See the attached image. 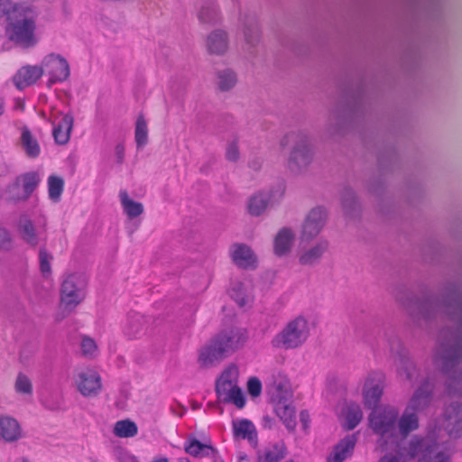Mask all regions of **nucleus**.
<instances>
[{
    "instance_id": "nucleus-50",
    "label": "nucleus",
    "mask_w": 462,
    "mask_h": 462,
    "mask_svg": "<svg viewBox=\"0 0 462 462\" xmlns=\"http://www.w3.org/2000/svg\"><path fill=\"white\" fill-rule=\"evenodd\" d=\"M240 157V152L238 149V144L236 141L232 142L227 145L226 152V158L229 162H236L238 161Z\"/></svg>"
},
{
    "instance_id": "nucleus-25",
    "label": "nucleus",
    "mask_w": 462,
    "mask_h": 462,
    "mask_svg": "<svg viewBox=\"0 0 462 462\" xmlns=\"http://www.w3.org/2000/svg\"><path fill=\"white\" fill-rule=\"evenodd\" d=\"M146 324L144 316L137 312H131L124 326V334L129 339L137 338L145 333Z\"/></svg>"
},
{
    "instance_id": "nucleus-6",
    "label": "nucleus",
    "mask_w": 462,
    "mask_h": 462,
    "mask_svg": "<svg viewBox=\"0 0 462 462\" xmlns=\"http://www.w3.org/2000/svg\"><path fill=\"white\" fill-rule=\"evenodd\" d=\"M293 144L288 165L291 171H300L307 168L312 162L313 151L309 135L303 131L291 132L282 140L281 145L285 147Z\"/></svg>"
},
{
    "instance_id": "nucleus-10",
    "label": "nucleus",
    "mask_w": 462,
    "mask_h": 462,
    "mask_svg": "<svg viewBox=\"0 0 462 462\" xmlns=\"http://www.w3.org/2000/svg\"><path fill=\"white\" fill-rule=\"evenodd\" d=\"M285 191V186L278 183L268 191H261L253 195L248 201V212L250 215L261 216L266 208L281 200Z\"/></svg>"
},
{
    "instance_id": "nucleus-2",
    "label": "nucleus",
    "mask_w": 462,
    "mask_h": 462,
    "mask_svg": "<svg viewBox=\"0 0 462 462\" xmlns=\"http://www.w3.org/2000/svg\"><path fill=\"white\" fill-rule=\"evenodd\" d=\"M397 345L398 349L396 350V356L398 375L411 384L420 382V385L414 392L408 405L406 406L407 409L417 413L422 411L430 405L432 399L434 382L430 376L421 378L416 365L411 359L408 351L399 341H397Z\"/></svg>"
},
{
    "instance_id": "nucleus-38",
    "label": "nucleus",
    "mask_w": 462,
    "mask_h": 462,
    "mask_svg": "<svg viewBox=\"0 0 462 462\" xmlns=\"http://www.w3.org/2000/svg\"><path fill=\"white\" fill-rule=\"evenodd\" d=\"M237 82L236 74L230 69L218 70L216 77V84L221 91L232 89Z\"/></svg>"
},
{
    "instance_id": "nucleus-4",
    "label": "nucleus",
    "mask_w": 462,
    "mask_h": 462,
    "mask_svg": "<svg viewBox=\"0 0 462 462\" xmlns=\"http://www.w3.org/2000/svg\"><path fill=\"white\" fill-rule=\"evenodd\" d=\"M37 15L36 10L32 5L17 6L6 28L9 39L23 48L33 47L37 43L35 36Z\"/></svg>"
},
{
    "instance_id": "nucleus-56",
    "label": "nucleus",
    "mask_w": 462,
    "mask_h": 462,
    "mask_svg": "<svg viewBox=\"0 0 462 462\" xmlns=\"http://www.w3.org/2000/svg\"><path fill=\"white\" fill-rule=\"evenodd\" d=\"M122 462H138L136 458L129 454H125L122 457Z\"/></svg>"
},
{
    "instance_id": "nucleus-55",
    "label": "nucleus",
    "mask_w": 462,
    "mask_h": 462,
    "mask_svg": "<svg viewBox=\"0 0 462 462\" xmlns=\"http://www.w3.org/2000/svg\"><path fill=\"white\" fill-rule=\"evenodd\" d=\"M379 462H401V461L395 456H393L392 454H386L380 458Z\"/></svg>"
},
{
    "instance_id": "nucleus-17",
    "label": "nucleus",
    "mask_w": 462,
    "mask_h": 462,
    "mask_svg": "<svg viewBox=\"0 0 462 462\" xmlns=\"http://www.w3.org/2000/svg\"><path fill=\"white\" fill-rule=\"evenodd\" d=\"M274 386L278 391L277 398L279 399V403L276 407L277 415L282 420L287 430L292 431L296 427L295 410L291 405L282 402V400H285L290 394L288 391L289 385L287 383H280L279 384L275 383Z\"/></svg>"
},
{
    "instance_id": "nucleus-36",
    "label": "nucleus",
    "mask_w": 462,
    "mask_h": 462,
    "mask_svg": "<svg viewBox=\"0 0 462 462\" xmlns=\"http://www.w3.org/2000/svg\"><path fill=\"white\" fill-rule=\"evenodd\" d=\"M119 197L124 212L129 218L133 219L143 213V204L131 199L125 190H121Z\"/></svg>"
},
{
    "instance_id": "nucleus-40",
    "label": "nucleus",
    "mask_w": 462,
    "mask_h": 462,
    "mask_svg": "<svg viewBox=\"0 0 462 462\" xmlns=\"http://www.w3.org/2000/svg\"><path fill=\"white\" fill-rule=\"evenodd\" d=\"M137 432V425L130 420H118L114 427V434L119 438H131Z\"/></svg>"
},
{
    "instance_id": "nucleus-15",
    "label": "nucleus",
    "mask_w": 462,
    "mask_h": 462,
    "mask_svg": "<svg viewBox=\"0 0 462 462\" xmlns=\"http://www.w3.org/2000/svg\"><path fill=\"white\" fill-rule=\"evenodd\" d=\"M443 430L452 439L462 437V403L452 402L444 409Z\"/></svg>"
},
{
    "instance_id": "nucleus-12",
    "label": "nucleus",
    "mask_w": 462,
    "mask_h": 462,
    "mask_svg": "<svg viewBox=\"0 0 462 462\" xmlns=\"http://www.w3.org/2000/svg\"><path fill=\"white\" fill-rule=\"evenodd\" d=\"M327 219V211L323 207L312 208L306 216L301 226L300 244L314 239L322 230Z\"/></svg>"
},
{
    "instance_id": "nucleus-14",
    "label": "nucleus",
    "mask_w": 462,
    "mask_h": 462,
    "mask_svg": "<svg viewBox=\"0 0 462 462\" xmlns=\"http://www.w3.org/2000/svg\"><path fill=\"white\" fill-rule=\"evenodd\" d=\"M40 182V177L35 171H29L18 176L7 188L14 200H26L34 191Z\"/></svg>"
},
{
    "instance_id": "nucleus-29",
    "label": "nucleus",
    "mask_w": 462,
    "mask_h": 462,
    "mask_svg": "<svg viewBox=\"0 0 462 462\" xmlns=\"http://www.w3.org/2000/svg\"><path fill=\"white\" fill-rule=\"evenodd\" d=\"M184 449L189 455L201 457H215L217 450L208 444H204L197 439H190L185 443Z\"/></svg>"
},
{
    "instance_id": "nucleus-16",
    "label": "nucleus",
    "mask_w": 462,
    "mask_h": 462,
    "mask_svg": "<svg viewBox=\"0 0 462 462\" xmlns=\"http://www.w3.org/2000/svg\"><path fill=\"white\" fill-rule=\"evenodd\" d=\"M75 383L78 391L84 397H96L102 389L100 375L90 369L78 373L75 376Z\"/></svg>"
},
{
    "instance_id": "nucleus-53",
    "label": "nucleus",
    "mask_w": 462,
    "mask_h": 462,
    "mask_svg": "<svg viewBox=\"0 0 462 462\" xmlns=\"http://www.w3.org/2000/svg\"><path fill=\"white\" fill-rule=\"evenodd\" d=\"M116 162L122 164L125 159V146L122 143H118L115 149Z\"/></svg>"
},
{
    "instance_id": "nucleus-59",
    "label": "nucleus",
    "mask_w": 462,
    "mask_h": 462,
    "mask_svg": "<svg viewBox=\"0 0 462 462\" xmlns=\"http://www.w3.org/2000/svg\"><path fill=\"white\" fill-rule=\"evenodd\" d=\"M250 167L258 170L260 168V163L258 162H250Z\"/></svg>"
},
{
    "instance_id": "nucleus-52",
    "label": "nucleus",
    "mask_w": 462,
    "mask_h": 462,
    "mask_svg": "<svg viewBox=\"0 0 462 462\" xmlns=\"http://www.w3.org/2000/svg\"><path fill=\"white\" fill-rule=\"evenodd\" d=\"M335 120L337 124V128L335 129V133L338 132L341 128V125L345 122V114L341 116L339 112L335 111L331 115L330 121Z\"/></svg>"
},
{
    "instance_id": "nucleus-42",
    "label": "nucleus",
    "mask_w": 462,
    "mask_h": 462,
    "mask_svg": "<svg viewBox=\"0 0 462 462\" xmlns=\"http://www.w3.org/2000/svg\"><path fill=\"white\" fill-rule=\"evenodd\" d=\"M53 256L45 248L39 251L40 271L44 278H49L51 274V261Z\"/></svg>"
},
{
    "instance_id": "nucleus-27",
    "label": "nucleus",
    "mask_w": 462,
    "mask_h": 462,
    "mask_svg": "<svg viewBox=\"0 0 462 462\" xmlns=\"http://www.w3.org/2000/svg\"><path fill=\"white\" fill-rule=\"evenodd\" d=\"M73 123L74 118L72 115L66 114L62 116L61 120L54 126L52 131L56 143L63 145L69 141Z\"/></svg>"
},
{
    "instance_id": "nucleus-63",
    "label": "nucleus",
    "mask_w": 462,
    "mask_h": 462,
    "mask_svg": "<svg viewBox=\"0 0 462 462\" xmlns=\"http://www.w3.org/2000/svg\"><path fill=\"white\" fill-rule=\"evenodd\" d=\"M179 462H189V461L188 458L184 457V458L179 459Z\"/></svg>"
},
{
    "instance_id": "nucleus-33",
    "label": "nucleus",
    "mask_w": 462,
    "mask_h": 462,
    "mask_svg": "<svg viewBox=\"0 0 462 462\" xmlns=\"http://www.w3.org/2000/svg\"><path fill=\"white\" fill-rule=\"evenodd\" d=\"M233 430L235 437L247 439L249 442L256 441L255 427L249 420L233 421Z\"/></svg>"
},
{
    "instance_id": "nucleus-28",
    "label": "nucleus",
    "mask_w": 462,
    "mask_h": 462,
    "mask_svg": "<svg viewBox=\"0 0 462 462\" xmlns=\"http://www.w3.org/2000/svg\"><path fill=\"white\" fill-rule=\"evenodd\" d=\"M233 262L240 268L246 269L254 265L255 256L245 245H236L231 252Z\"/></svg>"
},
{
    "instance_id": "nucleus-5",
    "label": "nucleus",
    "mask_w": 462,
    "mask_h": 462,
    "mask_svg": "<svg viewBox=\"0 0 462 462\" xmlns=\"http://www.w3.org/2000/svg\"><path fill=\"white\" fill-rule=\"evenodd\" d=\"M310 336V326L303 316L290 320L271 340L275 349L291 350L300 347Z\"/></svg>"
},
{
    "instance_id": "nucleus-31",
    "label": "nucleus",
    "mask_w": 462,
    "mask_h": 462,
    "mask_svg": "<svg viewBox=\"0 0 462 462\" xmlns=\"http://www.w3.org/2000/svg\"><path fill=\"white\" fill-rule=\"evenodd\" d=\"M399 432L402 438H406L411 432L419 428L417 413L405 408L402 416L397 420Z\"/></svg>"
},
{
    "instance_id": "nucleus-21",
    "label": "nucleus",
    "mask_w": 462,
    "mask_h": 462,
    "mask_svg": "<svg viewBox=\"0 0 462 462\" xmlns=\"http://www.w3.org/2000/svg\"><path fill=\"white\" fill-rule=\"evenodd\" d=\"M328 248V242L319 240L308 248H300L299 253V263L304 266H313L319 263Z\"/></svg>"
},
{
    "instance_id": "nucleus-48",
    "label": "nucleus",
    "mask_w": 462,
    "mask_h": 462,
    "mask_svg": "<svg viewBox=\"0 0 462 462\" xmlns=\"http://www.w3.org/2000/svg\"><path fill=\"white\" fill-rule=\"evenodd\" d=\"M423 462H451V456L447 451L438 448L433 455H430Z\"/></svg>"
},
{
    "instance_id": "nucleus-51",
    "label": "nucleus",
    "mask_w": 462,
    "mask_h": 462,
    "mask_svg": "<svg viewBox=\"0 0 462 462\" xmlns=\"http://www.w3.org/2000/svg\"><path fill=\"white\" fill-rule=\"evenodd\" d=\"M0 248L9 250L12 248V238L9 232L0 227Z\"/></svg>"
},
{
    "instance_id": "nucleus-7",
    "label": "nucleus",
    "mask_w": 462,
    "mask_h": 462,
    "mask_svg": "<svg viewBox=\"0 0 462 462\" xmlns=\"http://www.w3.org/2000/svg\"><path fill=\"white\" fill-rule=\"evenodd\" d=\"M216 393L219 402L232 403L238 409L245 405V397L237 383V369L230 366L225 369L216 381Z\"/></svg>"
},
{
    "instance_id": "nucleus-45",
    "label": "nucleus",
    "mask_w": 462,
    "mask_h": 462,
    "mask_svg": "<svg viewBox=\"0 0 462 462\" xmlns=\"http://www.w3.org/2000/svg\"><path fill=\"white\" fill-rule=\"evenodd\" d=\"M230 296L240 306L244 307L248 303L249 298L245 294L244 286L241 283L235 284L230 290Z\"/></svg>"
},
{
    "instance_id": "nucleus-35",
    "label": "nucleus",
    "mask_w": 462,
    "mask_h": 462,
    "mask_svg": "<svg viewBox=\"0 0 462 462\" xmlns=\"http://www.w3.org/2000/svg\"><path fill=\"white\" fill-rule=\"evenodd\" d=\"M283 443H276L258 454V462H280L286 454Z\"/></svg>"
},
{
    "instance_id": "nucleus-22",
    "label": "nucleus",
    "mask_w": 462,
    "mask_h": 462,
    "mask_svg": "<svg viewBox=\"0 0 462 462\" xmlns=\"http://www.w3.org/2000/svg\"><path fill=\"white\" fill-rule=\"evenodd\" d=\"M295 234L291 227H282L273 239V253L278 257L287 255L292 248Z\"/></svg>"
},
{
    "instance_id": "nucleus-62",
    "label": "nucleus",
    "mask_w": 462,
    "mask_h": 462,
    "mask_svg": "<svg viewBox=\"0 0 462 462\" xmlns=\"http://www.w3.org/2000/svg\"><path fill=\"white\" fill-rule=\"evenodd\" d=\"M15 462H29V461L26 458L22 457V458L17 459Z\"/></svg>"
},
{
    "instance_id": "nucleus-57",
    "label": "nucleus",
    "mask_w": 462,
    "mask_h": 462,
    "mask_svg": "<svg viewBox=\"0 0 462 462\" xmlns=\"http://www.w3.org/2000/svg\"><path fill=\"white\" fill-rule=\"evenodd\" d=\"M5 111V101L3 97L0 96V116L4 114Z\"/></svg>"
},
{
    "instance_id": "nucleus-8",
    "label": "nucleus",
    "mask_w": 462,
    "mask_h": 462,
    "mask_svg": "<svg viewBox=\"0 0 462 462\" xmlns=\"http://www.w3.org/2000/svg\"><path fill=\"white\" fill-rule=\"evenodd\" d=\"M399 411L390 405L374 408L369 415V426L387 443L395 435Z\"/></svg>"
},
{
    "instance_id": "nucleus-9",
    "label": "nucleus",
    "mask_w": 462,
    "mask_h": 462,
    "mask_svg": "<svg viewBox=\"0 0 462 462\" xmlns=\"http://www.w3.org/2000/svg\"><path fill=\"white\" fill-rule=\"evenodd\" d=\"M88 278L84 273L69 274L60 288V300L64 309L72 311L86 298Z\"/></svg>"
},
{
    "instance_id": "nucleus-13",
    "label": "nucleus",
    "mask_w": 462,
    "mask_h": 462,
    "mask_svg": "<svg viewBox=\"0 0 462 462\" xmlns=\"http://www.w3.org/2000/svg\"><path fill=\"white\" fill-rule=\"evenodd\" d=\"M43 72L49 76L50 84L65 81L70 74L69 62L60 54L51 53L44 57L42 61Z\"/></svg>"
},
{
    "instance_id": "nucleus-26",
    "label": "nucleus",
    "mask_w": 462,
    "mask_h": 462,
    "mask_svg": "<svg viewBox=\"0 0 462 462\" xmlns=\"http://www.w3.org/2000/svg\"><path fill=\"white\" fill-rule=\"evenodd\" d=\"M197 18L201 24L213 26L220 22L221 13L214 0H207L198 10Z\"/></svg>"
},
{
    "instance_id": "nucleus-32",
    "label": "nucleus",
    "mask_w": 462,
    "mask_h": 462,
    "mask_svg": "<svg viewBox=\"0 0 462 462\" xmlns=\"http://www.w3.org/2000/svg\"><path fill=\"white\" fill-rule=\"evenodd\" d=\"M243 31L245 42L251 47L255 46L260 41V30L254 16H245L243 20Z\"/></svg>"
},
{
    "instance_id": "nucleus-23",
    "label": "nucleus",
    "mask_w": 462,
    "mask_h": 462,
    "mask_svg": "<svg viewBox=\"0 0 462 462\" xmlns=\"http://www.w3.org/2000/svg\"><path fill=\"white\" fill-rule=\"evenodd\" d=\"M357 438L356 434L346 435L341 439L333 449V452L328 457L327 462H343L351 457L356 447Z\"/></svg>"
},
{
    "instance_id": "nucleus-1",
    "label": "nucleus",
    "mask_w": 462,
    "mask_h": 462,
    "mask_svg": "<svg viewBox=\"0 0 462 462\" xmlns=\"http://www.w3.org/2000/svg\"><path fill=\"white\" fill-rule=\"evenodd\" d=\"M393 295L417 327L427 325L441 310L455 323V328L439 332L434 360L447 376L448 394L462 396V369H455L462 360V288L455 282H447L441 287L440 299L424 291L418 297L404 286L397 287Z\"/></svg>"
},
{
    "instance_id": "nucleus-34",
    "label": "nucleus",
    "mask_w": 462,
    "mask_h": 462,
    "mask_svg": "<svg viewBox=\"0 0 462 462\" xmlns=\"http://www.w3.org/2000/svg\"><path fill=\"white\" fill-rule=\"evenodd\" d=\"M341 202L346 216L348 217H357L360 211V205L356 200L354 191L350 188H345L343 189Z\"/></svg>"
},
{
    "instance_id": "nucleus-39",
    "label": "nucleus",
    "mask_w": 462,
    "mask_h": 462,
    "mask_svg": "<svg viewBox=\"0 0 462 462\" xmlns=\"http://www.w3.org/2000/svg\"><path fill=\"white\" fill-rule=\"evenodd\" d=\"M134 140L138 149L143 148L148 143V127L143 115H139L135 122Z\"/></svg>"
},
{
    "instance_id": "nucleus-18",
    "label": "nucleus",
    "mask_w": 462,
    "mask_h": 462,
    "mask_svg": "<svg viewBox=\"0 0 462 462\" xmlns=\"http://www.w3.org/2000/svg\"><path fill=\"white\" fill-rule=\"evenodd\" d=\"M382 374H371L364 386V403L368 409H374L383 394Z\"/></svg>"
},
{
    "instance_id": "nucleus-60",
    "label": "nucleus",
    "mask_w": 462,
    "mask_h": 462,
    "mask_svg": "<svg viewBox=\"0 0 462 462\" xmlns=\"http://www.w3.org/2000/svg\"><path fill=\"white\" fill-rule=\"evenodd\" d=\"M237 462H250V461L246 456L241 455V456H239Z\"/></svg>"
},
{
    "instance_id": "nucleus-46",
    "label": "nucleus",
    "mask_w": 462,
    "mask_h": 462,
    "mask_svg": "<svg viewBox=\"0 0 462 462\" xmlns=\"http://www.w3.org/2000/svg\"><path fill=\"white\" fill-rule=\"evenodd\" d=\"M97 344L96 342L88 337H84L81 341V351L82 354L87 357H92L94 356L95 353L97 352Z\"/></svg>"
},
{
    "instance_id": "nucleus-61",
    "label": "nucleus",
    "mask_w": 462,
    "mask_h": 462,
    "mask_svg": "<svg viewBox=\"0 0 462 462\" xmlns=\"http://www.w3.org/2000/svg\"><path fill=\"white\" fill-rule=\"evenodd\" d=\"M152 462H169V460L166 457H158V458L153 459Z\"/></svg>"
},
{
    "instance_id": "nucleus-49",
    "label": "nucleus",
    "mask_w": 462,
    "mask_h": 462,
    "mask_svg": "<svg viewBox=\"0 0 462 462\" xmlns=\"http://www.w3.org/2000/svg\"><path fill=\"white\" fill-rule=\"evenodd\" d=\"M247 390L252 397H258L262 393V383L257 377H251L247 382Z\"/></svg>"
},
{
    "instance_id": "nucleus-20",
    "label": "nucleus",
    "mask_w": 462,
    "mask_h": 462,
    "mask_svg": "<svg viewBox=\"0 0 462 462\" xmlns=\"http://www.w3.org/2000/svg\"><path fill=\"white\" fill-rule=\"evenodd\" d=\"M43 75V69L41 66H23L13 76V83L19 89L23 90L37 82Z\"/></svg>"
},
{
    "instance_id": "nucleus-37",
    "label": "nucleus",
    "mask_w": 462,
    "mask_h": 462,
    "mask_svg": "<svg viewBox=\"0 0 462 462\" xmlns=\"http://www.w3.org/2000/svg\"><path fill=\"white\" fill-rule=\"evenodd\" d=\"M21 143L28 157L36 158L40 155L41 148L39 143L27 127L23 128Z\"/></svg>"
},
{
    "instance_id": "nucleus-54",
    "label": "nucleus",
    "mask_w": 462,
    "mask_h": 462,
    "mask_svg": "<svg viewBox=\"0 0 462 462\" xmlns=\"http://www.w3.org/2000/svg\"><path fill=\"white\" fill-rule=\"evenodd\" d=\"M300 420L302 424L304 430L309 428L310 424V415L307 411H301L300 413Z\"/></svg>"
},
{
    "instance_id": "nucleus-11",
    "label": "nucleus",
    "mask_w": 462,
    "mask_h": 462,
    "mask_svg": "<svg viewBox=\"0 0 462 462\" xmlns=\"http://www.w3.org/2000/svg\"><path fill=\"white\" fill-rule=\"evenodd\" d=\"M438 448L439 444L436 439L430 437L414 435L408 441L407 445L401 448L400 453L408 459H414L420 456V460L424 461L430 455H433Z\"/></svg>"
},
{
    "instance_id": "nucleus-43",
    "label": "nucleus",
    "mask_w": 462,
    "mask_h": 462,
    "mask_svg": "<svg viewBox=\"0 0 462 462\" xmlns=\"http://www.w3.org/2000/svg\"><path fill=\"white\" fill-rule=\"evenodd\" d=\"M64 182L60 177L50 176L48 179L49 197L52 200H58L63 191Z\"/></svg>"
},
{
    "instance_id": "nucleus-64",
    "label": "nucleus",
    "mask_w": 462,
    "mask_h": 462,
    "mask_svg": "<svg viewBox=\"0 0 462 462\" xmlns=\"http://www.w3.org/2000/svg\"><path fill=\"white\" fill-rule=\"evenodd\" d=\"M391 350L393 352L394 351V346L393 345L391 346Z\"/></svg>"
},
{
    "instance_id": "nucleus-3",
    "label": "nucleus",
    "mask_w": 462,
    "mask_h": 462,
    "mask_svg": "<svg viewBox=\"0 0 462 462\" xmlns=\"http://www.w3.org/2000/svg\"><path fill=\"white\" fill-rule=\"evenodd\" d=\"M245 338V333L241 328H232L221 331L201 348L199 356L200 365L208 367L222 361L240 348Z\"/></svg>"
},
{
    "instance_id": "nucleus-58",
    "label": "nucleus",
    "mask_w": 462,
    "mask_h": 462,
    "mask_svg": "<svg viewBox=\"0 0 462 462\" xmlns=\"http://www.w3.org/2000/svg\"><path fill=\"white\" fill-rule=\"evenodd\" d=\"M457 264H458V267L460 268V270L462 271V248L458 254Z\"/></svg>"
},
{
    "instance_id": "nucleus-44",
    "label": "nucleus",
    "mask_w": 462,
    "mask_h": 462,
    "mask_svg": "<svg viewBox=\"0 0 462 462\" xmlns=\"http://www.w3.org/2000/svg\"><path fill=\"white\" fill-rule=\"evenodd\" d=\"M14 389L18 393L23 394H32V384L29 377L22 373H20L15 380Z\"/></svg>"
},
{
    "instance_id": "nucleus-24",
    "label": "nucleus",
    "mask_w": 462,
    "mask_h": 462,
    "mask_svg": "<svg viewBox=\"0 0 462 462\" xmlns=\"http://www.w3.org/2000/svg\"><path fill=\"white\" fill-rule=\"evenodd\" d=\"M0 438L10 443L22 438L21 426L14 418L7 415L0 416Z\"/></svg>"
},
{
    "instance_id": "nucleus-19",
    "label": "nucleus",
    "mask_w": 462,
    "mask_h": 462,
    "mask_svg": "<svg viewBox=\"0 0 462 462\" xmlns=\"http://www.w3.org/2000/svg\"><path fill=\"white\" fill-rule=\"evenodd\" d=\"M18 231L23 240L32 246H36L44 238L43 226H36L27 216H22L18 222Z\"/></svg>"
},
{
    "instance_id": "nucleus-41",
    "label": "nucleus",
    "mask_w": 462,
    "mask_h": 462,
    "mask_svg": "<svg viewBox=\"0 0 462 462\" xmlns=\"http://www.w3.org/2000/svg\"><path fill=\"white\" fill-rule=\"evenodd\" d=\"M363 412L359 405L351 403L346 408V428L348 430L355 429L361 421Z\"/></svg>"
},
{
    "instance_id": "nucleus-47",
    "label": "nucleus",
    "mask_w": 462,
    "mask_h": 462,
    "mask_svg": "<svg viewBox=\"0 0 462 462\" xmlns=\"http://www.w3.org/2000/svg\"><path fill=\"white\" fill-rule=\"evenodd\" d=\"M20 5H14L12 0H0V17L6 16L7 20L14 15V9Z\"/></svg>"
},
{
    "instance_id": "nucleus-30",
    "label": "nucleus",
    "mask_w": 462,
    "mask_h": 462,
    "mask_svg": "<svg viewBox=\"0 0 462 462\" xmlns=\"http://www.w3.org/2000/svg\"><path fill=\"white\" fill-rule=\"evenodd\" d=\"M227 35L222 30H215L208 34L207 48L211 54L221 55L227 50Z\"/></svg>"
}]
</instances>
